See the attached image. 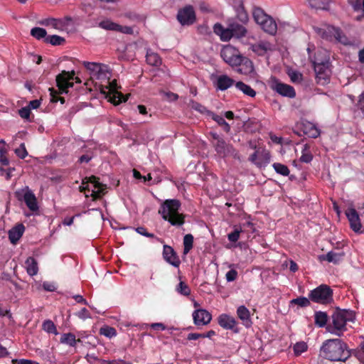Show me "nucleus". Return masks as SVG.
<instances>
[{"label":"nucleus","mask_w":364,"mask_h":364,"mask_svg":"<svg viewBox=\"0 0 364 364\" xmlns=\"http://www.w3.org/2000/svg\"><path fill=\"white\" fill-rule=\"evenodd\" d=\"M321 353L323 358L331 361H345L350 355L346 343L338 338L328 339L323 342Z\"/></svg>","instance_id":"nucleus-1"},{"label":"nucleus","mask_w":364,"mask_h":364,"mask_svg":"<svg viewBox=\"0 0 364 364\" xmlns=\"http://www.w3.org/2000/svg\"><path fill=\"white\" fill-rule=\"evenodd\" d=\"M181 207V203L176 199L166 200L160 206L159 213L164 220L176 227L183 225L185 223V216L179 213L178 210Z\"/></svg>","instance_id":"nucleus-2"},{"label":"nucleus","mask_w":364,"mask_h":364,"mask_svg":"<svg viewBox=\"0 0 364 364\" xmlns=\"http://www.w3.org/2000/svg\"><path fill=\"white\" fill-rule=\"evenodd\" d=\"M332 323L327 326L329 333L341 336L343 332L347 330L346 323L348 321H353L355 314L353 311L346 309H337L332 315Z\"/></svg>","instance_id":"nucleus-3"},{"label":"nucleus","mask_w":364,"mask_h":364,"mask_svg":"<svg viewBox=\"0 0 364 364\" xmlns=\"http://www.w3.org/2000/svg\"><path fill=\"white\" fill-rule=\"evenodd\" d=\"M311 301L320 304H328L333 301V290L326 284H321L309 294Z\"/></svg>","instance_id":"nucleus-4"},{"label":"nucleus","mask_w":364,"mask_h":364,"mask_svg":"<svg viewBox=\"0 0 364 364\" xmlns=\"http://www.w3.org/2000/svg\"><path fill=\"white\" fill-rule=\"evenodd\" d=\"M315 31L318 35L324 39L328 41L335 39L345 45L348 44V43L347 37L343 34L339 28L334 27L331 25H326L321 28H315Z\"/></svg>","instance_id":"nucleus-5"},{"label":"nucleus","mask_w":364,"mask_h":364,"mask_svg":"<svg viewBox=\"0 0 364 364\" xmlns=\"http://www.w3.org/2000/svg\"><path fill=\"white\" fill-rule=\"evenodd\" d=\"M86 182L82 181V186L80 187V191L87 190L91 191V196L94 199L100 198L102 195L105 194V190L107 188V186L100 182L99 178L92 176L89 178H85Z\"/></svg>","instance_id":"nucleus-6"},{"label":"nucleus","mask_w":364,"mask_h":364,"mask_svg":"<svg viewBox=\"0 0 364 364\" xmlns=\"http://www.w3.org/2000/svg\"><path fill=\"white\" fill-rule=\"evenodd\" d=\"M329 64L326 63V58H325L323 60L319 58L316 60V65H313L318 83L325 85L328 82L331 74Z\"/></svg>","instance_id":"nucleus-7"},{"label":"nucleus","mask_w":364,"mask_h":364,"mask_svg":"<svg viewBox=\"0 0 364 364\" xmlns=\"http://www.w3.org/2000/svg\"><path fill=\"white\" fill-rule=\"evenodd\" d=\"M220 56L232 68L237 66L242 57L240 51L231 45L223 46L220 51Z\"/></svg>","instance_id":"nucleus-8"},{"label":"nucleus","mask_w":364,"mask_h":364,"mask_svg":"<svg viewBox=\"0 0 364 364\" xmlns=\"http://www.w3.org/2000/svg\"><path fill=\"white\" fill-rule=\"evenodd\" d=\"M118 85L116 80L108 83V85L102 86L101 92L106 93L105 90H108L106 97L109 98V101L114 105H118L122 102L127 100V97H124L122 93L117 91Z\"/></svg>","instance_id":"nucleus-9"},{"label":"nucleus","mask_w":364,"mask_h":364,"mask_svg":"<svg viewBox=\"0 0 364 364\" xmlns=\"http://www.w3.org/2000/svg\"><path fill=\"white\" fill-rule=\"evenodd\" d=\"M269 87L282 96L289 98H294L296 96L294 88L287 84L282 82L275 77L270 78L269 81Z\"/></svg>","instance_id":"nucleus-10"},{"label":"nucleus","mask_w":364,"mask_h":364,"mask_svg":"<svg viewBox=\"0 0 364 364\" xmlns=\"http://www.w3.org/2000/svg\"><path fill=\"white\" fill-rule=\"evenodd\" d=\"M15 195L18 200H23L25 202L30 210L36 211L38 210L36 197L28 186H25L22 189L16 191Z\"/></svg>","instance_id":"nucleus-11"},{"label":"nucleus","mask_w":364,"mask_h":364,"mask_svg":"<svg viewBox=\"0 0 364 364\" xmlns=\"http://www.w3.org/2000/svg\"><path fill=\"white\" fill-rule=\"evenodd\" d=\"M217 154L223 157H232L235 159L240 160L238 151L230 144H228L225 140H218L213 144Z\"/></svg>","instance_id":"nucleus-12"},{"label":"nucleus","mask_w":364,"mask_h":364,"mask_svg":"<svg viewBox=\"0 0 364 364\" xmlns=\"http://www.w3.org/2000/svg\"><path fill=\"white\" fill-rule=\"evenodd\" d=\"M176 18L181 26L193 25L196 21L193 7L191 5H187L180 9L178 11Z\"/></svg>","instance_id":"nucleus-13"},{"label":"nucleus","mask_w":364,"mask_h":364,"mask_svg":"<svg viewBox=\"0 0 364 364\" xmlns=\"http://www.w3.org/2000/svg\"><path fill=\"white\" fill-rule=\"evenodd\" d=\"M98 26L106 31H116L124 34L132 35L134 33L132 27L121 26L109 18L102 20L99 22Z\"/></svg>","instance_id":"nucleus-14"},{"label":"nucleus","mask_w":364,"mask_h":364,"mask_svg":"<svg viewBox=\"0 0 364 364\" xmlns=\"http://www.w3.org/2000/svg\"><path fill=\"white\" fill-rule=\"evenodd\" d=\"M75 75V73L74 70L71 72L63 70L56 76V84L60 94L68 93V88L73 86V82H70L69 81L70 80H73Z\"/></svg>","instance_id":"nucleus-15"},{"label":"nucleus","mask_w":364,"mask_h":364,"mask_svg":"<svg viewBox=\"0 0 364 364\" xmlns=\"http://www.w3.org/2000/svg\"><path fill=\"white\" fill-rule=\"evenodd\" d=\"M193 323L196 326H205L208 324L211 319V314L205 309H196L193 313Z\"/></svg>","instance_id":"nucleus-16"},{"label":"nucleus","mask_w":364,"mask_h":364,"mask_svg":"<svg viewBox=\"0 0 364 364\" xmlns=\"http://www.w3.org/2000/svg\"><path fill=\"white\" fill-rule=\"evenodd\" d=\"M346 215L350 223L351 229L358 232L361 229V223L359 215L354 208H348L346 210Z\"/></svg>","instance_id":"nucleus-17"},{"label":"nucleus","mask_w":364,"mask_h":364,"mask_svg":"<svg viewBox=\"0 0 364 364\" xmlns=\"http://www.w3.org/2000/svg\"><path fill=\"white\" fill-rule=\"evenodd\" d=\"M163 257L164 259L170 264L173 265L175 267H178L181 261L177 256L174 250L169 245H164L163 250Z\"/></svg>","instance_id":"nucleus-18"},{"label":"nucleus","mask_w":364,"mask_h":364,"mask_svg":"<svg viewBox=\"0 0 364 364\" xmlns=\"http://www.w3.org/2000/svg\"><path fill=\"white\" fill-rule=\"evenodd\" d=\"M219 325L225 329L232 330L235 333H238L239 329L236 326L235 319L228 314H223L218 317Z\"/></svg>","instance_id":"nucleus-19"},{"label":"nucleus","mask_w":364,"mask_h":364,"mask_svg":"<svg viewBox=\"0 0 364 364\" xmlns=\"http://www.w3.org/2000/svg\"><path fill=\"white\" fill-rule=\"evenodd\" d=\"M237 65L236 71L242 75H249L255 72L253 63L248 58L242 56Z\"/></svg>","instance_id":"nucleus-20"},{"label":"nucleus","mask_w":364,"mask_h":364,"mask_svg":"<svg viewBox=\"0 0 364 364\" xmlns=\"http://www.w3.org/2000/svg\"><path fill=\"white\" fill-rule=\"evenodd\" d=\"M213 31L220 36L222 41H228L233 37L230 24L225 28L221 23H217L213 26Z\"/></svg>","instance_id":"nucleus-21"},{"label":"nucleus","mask_w":364,"mask_h":364,"mask_svg":"<svg viewBox=\"0 0 364 364\" xmlns=\"http://www.w3.org/2000/svg\"><path fill=\"white\" fill-rule=\"evenodd\" d=\"M237 316L246 328L252 326V321L251 320L250 312L246 306L244 305L240 306L237 309Z\"/></svg>","instance_id":"nucleus-22"},{"label":"nucleus","mask_w":364,"mask_h":364,"mask_svg":"<svg viewBox=\"0 0 364 364\" xmlns=\"http://www.w3.org/2000/svg\"><path fill=\"white\" fill-rule=\"evenodd\" d=\"M344 255L345 253L343 251H330L326 255H320L318 259L320 261H328L337 264L343 260Z\"/></svg>","instance_id":"nucleus-23"},{"label":"nucleus","mask_w":364,"mask_h":364,"mask_svg":"<svg viewBox=\"0 0 364 364\" xmlns=\"http://www.w3.org/2000/svg\"><path fill=\"white\" fill-rule=\"evenodd\" d=\"M314 46H309V47L307 48V52L309 53V58L310 60V61L312 63L313 65H316V60L319 58V59H323L324 57L325 58H326V63H329V55L328 54V51L325 49H323V48H318L317 50V51L315 53L314 55L312 56L311 53L312 51V50H314Z\"/></svg>","instance_id":"nucleus-24"},{"label":"nucleus","mask_w":364,"mask_h":364,"mask_svg":"<svg viewBox=\"0 0 364 364\" xmlns=\"http://www.w3.org/2000/svg\"><path fill=\"white\" fill-rule=\"evenodd\" d=\"M25 230L23 224H17L9 231V238L12 244H16L22 237Z\"/></svg>","instance_id":"nucleus-25"},{"label":"nucleus","mask_w":364,"mask_h":364,"mask_svg":"<svg viewBox=\"0 0 364 364\" xmlns=\"http://www.w3.org/2000/svg\"><path fill=\"white\" fill-rule=\"evenodd\" d=\"M302 130L309 137L316 139L319 136L321 132L316 126L310 122H306L302 124Z\"/></svg>","instance_id":"nucleus-26"},{"label":"nucleus","mask_w":364,"mask_h":364,"mask_svg":"<svg viewBox=\"0 0 364 364\" xmlns=\"http://www.w3.org/2000/svg\"><path fill=\"white\" fill-rule=\"evenodd\" d=\"M252 50L258 55H264L267 51L272 50V45L267 41H260L252 45Z\"/></svg>","instance_id":"nucleus-27"},{"label":"nucleus","mask_w":364,"mask_h":364,"mask_svg":"<svg viewBox=\"0 0 364 364\" xmlns=\"http://www.w3.org/2000/svg\"><path fill=\"white\" fill-rule=\"evenodd\" d=\"M235 81L226 75H222L218 77L216 87L220 90H225L230 87Z\"/></svg>","instance_id":"nucleus-28"},{"label":"nucleus","mask_w":364,"mask_h":364,"mask_svg":"<svg viewBox=\"0 0 364 364\" xmlns=\"http://www.w3.org/2000/svg\"><path fill=\"white\" fill-rule=\"evenodd\" d=\"M252 16L255 22L260 26L264 25L267 18L270 16L267 15L261 8L255 7L252 11Z\"/></svg>","instance_id":"nucleus-29"},{"label":"nucleus","mask_w":364,"mask_h":364,"mask_svg":"<svg viewBox=\"0 0 364 364\" xmlns=\"http://www.w3.org/2000/svg\"><path fill=\"white\" fill-rule=\"evenodd\" d=\"M230 26L232 33V36L240 38L246 36L247 31L245 26L237 23H230Z\"/></svg>","instance_id":"nucleus-30"},{"label":"nucleus","mask_w":364,"mask_h":364,"mask_svg":"<svg viewBox=\"0 0 364 364\" xmlns=\"http://www.w3.org/2000/svg\"><path fill=\"white\" fill-rule=\"evenodd\" d=\"M261 28L270 35H274L277 31V25L274 18L270 16L267 18L264 25L261 26Z\"/></svg>","instance_id":"nucleus-31"},{"label":"nucleus","mask_w":364,"mask_h":364,"mask_svg":"<svg viewBox=\"0 0 364 364\" xmlns=\"http://www.w3.org/2000/svg\"><path fill=\"white\" fill-rule=\"evenodd\" d=\"M25 264L26 272L30 276H34L37 274L38 271V263L33 257H28L26 260Z\"/></svg>","instance_id":"nucleus-32"},{"label":"nucleus","mask_w":364,"mask_h":364,"mask_svg":"<svg viewBox=\"0 0 364 364\" xmlns=\"http://www.w3.org/2000/svg\"><path fill=\"white\" fill-rule=\"evenodd\" d=\"M208 116L210 117L218 125L223 127V130L229 133L230 132V124L225 120L223 117L218 115L213 112H208Z\"/></svg>","instance_id":"nucleus-33"},{"label":"nucleus","mask_w":364,"mask_h":364,"mask_svg":"<svg viewBox=\"0 0 364 364\" xmlns=\"http://www.w3.org/2000/svg\"><path fill=\"white\" fill-rule=\"evenodd\" d=\"M235 87L245 95L254 97L256 95V92L250 85L240 81L236 82Z\"/></svg>","instance_id":"nucleus-34"},{"label":"nucleus","mask_w":364,"mask_h":364,"mask_svg":"<svg viewBox=\"0 0 364 364\" xmlns=\"http://www.w3.org/2000/svg\"><path fill=\"white\" fill-rule=\"evenodd\" d=\"M146 58L147 63L151 65L159 66L161 64V59L156 53L148 51Z\"/></svg>","instance_id":"nucleus-35"},{"label":"nucleus","mask_w":364,"mask_h":364,"mask_svg":"<svg viewBox=\"0 0 364 364\" xmlns=\"http://www.w3.org/2000/svg\"><path fill=\"white\" fill-rule=\"evenodd\" d=\"M80 339L76 340L75 336L71 333H63L60 338V343H65L70 346H75L77 342H80Z\"/></svg>","instance_id":"nucleus-36"},{"label":"nucleus","mask_w":364,"mask_h":364,"mask_svg":"<svg viewBox=\"0 0 364 364\" xmlns=\"http://www.w3.org/2000/svg\"><path fill=\"white\" fill-rule=\"evenodd\" d=\"M237 17L242 23H247L249 20L248 14L245 10L244 4L242 0H240L239 6L237 9Z\"/></svg>","instance_id":"nucleus-37"},{"label":"nucleus","mask_w":364,"mask_h":364,"mask_svg":"<svg viewBox=\"0 0 364 364\" xmlns=\"http://www.w3.org/2000/svg\"><path fill=\"white\" fill-rule=\"evenodd\" d=\"M82 64L88 70L90 71L92 77H95L97 79V75H98L97 73H99V70H100V63L84 61Z\"/></svg>","instance_id":"nucleus-38"},{"label":"nucleus","mask_w":364,"mask_h":364,"mask_svg":"<svg viewBox=\"0 0 364 364\" xmlns=\"http://www.w3.org/2000/svg\"><path fill=\"white\" fill-rule=\"evenodd\" d=\"M329 1L330 0H309V4L311 8L326 10L328 7Z\"/></svg>","instance_id":"nucleus-39"},{"label":"nucleus","mask_w":364,"mask_h":364,"mask_svg":"<svg viewBox=\"0 0 364 364\" xmlns=\"http://www.w3.org/2000/svg\"><path fill=\"white\" fill-rule=\"evenodd\" d=\"M46 43H50L53 46H60L64 44L65 39L58 35L48 36L44 40Z\"/></svg>","instance_id":"nucleus-40"},{"label":"nucleus","mask_w":364,"mask_h":364,"mask_svg":"<svg viewBox=\"0 0 364 364\" xmlns=\"http://www.w3.org/2000/svg\"><path fill=\"white\" fill-rule=\"evenodd\" d=\"M328 316L323 311H317L315 314V324L319 327H323L326 325Z\"/></svg>","instance_id":"nucleus-41"},{"label":"nucleus","mask_w":364,"mask_h":364,"mask_svg":"<svg viewBox=\"0 0 364 364\" xmlns=\"http://www.w3.org/2000/svg\"><path fill=\"white\" fill-rule=\"evenodd\" d=\"M193 246V236L187 234L183 237V254H188Z\"/></svg>","instance_id":"nucleus-42"},{"label":"nucleus","mask_w":364,"mask_h":364,"mask_svg":"<svg viewBox=\"0 0 364 364\" xmlns=\"http://www.w3.org/2000/svg\"><path fill=\"white\" fill-rule=\"evenodd\" d=\"M31 35L37 40L48 37L46 29L40 27H34L31 30Z\"/></svg>","instance_id":"nucleus-43"},{"label":"nucleus","mask_w":364,"mask_h":364,"mask_svg":"<svg viewBox=\"0 0 364 364\" xmlns=\"http://www.w3.org/2000/svg\"><path fill=\"white\" fill-rule=\"evenodd\" d=\"M309 298L299 296L290 301L291 305H297L300 307H307L310 305Z\"/></svg>","instance_id":"nucleus-44"},{"label":"nucleus","mask_w":364,"mask_h":364,"mask_svg":"<svg viewBox=\"0 0 364 364\" xmlns=\"http://www.w3.org/2000/svg\"><path fill=\"white\" fill-rule=\"evenodd\" d=\"M272 167L277 173L282 176H287L289 174V170L288 167L284 164L280 163H274Z\"/></svg>","instance_id":"nucleus-45"},{"label":"nucleus","mask_w":364,"mask_h":364,"mask_svg":"<svg viewBox=\"0 0 364 364\" xmlns=\"http://www.w3.org/2000/svg\"><path fill=\"white\" fill-rule=\"evenodd\" d=\"M42 328L45 331L49 333H54L55 335L58 333L54 323L50 320L44 321Z\"/></svg>","instance_id":"nucleus-46"},{"label":"nucleus","mask_w":364,"mask_h":364,"mask_svg":"<svg viewBox=\"0 0 364 364\" xmlns=\"http://www.w3.org/2000/svg\"><path fill=\"white\" fill-rule=\"evenodd\" d=\"M39 23L43 26H51L53 28L55 29H60V26H59V21L58 18H45L39 21Z\"/></svg>","instance_id":"nucleus-47"},{"label":"nucleus","mask_w":364,"mask_h":364,"mask_svg":"<svg viewBox=\"0 0 364 364\" xmlns=\"http://www.w3.org/2000/svg\"><path fill=\"white\" fill-rule=\"evenodd\" d=\"M309 146L307 144H305L304 146V149L302 150V154L300 157V161L301 162H304V163H309L312 161L313 159V156L312 154L309 151Z\"/></svg>","instance_id":"nucleus-48"},{"label":"nucleus","mask_w":364,"mask_h":364,"mask_svg":"<svg viewBox=\"0 0 364 364\" xmlns=\"http://www.w3.org/2000/svg\"><path fill=\"white\" fill-rule=\"evenodd\" d=\"M100 333L107 338H112L117 335L116 329L110 326H105L100 328Z\"/></svg>","instance_id":"nucleus-49"},{"label":"nucleus","mask_w":364,"mask_h":364,"mask_svg":"<svg viewBox=\"0 0 364 364\" xmlns=\"http://www.w3.org/2000/svg\"><path fill=\"white\" fill-rule=\"evenodd\" d=\"M50 95V101L52 102H57L60 101L61 104L65 102V99L63 97H59L58 95L60 92L58 90H55L53 87L49 88Z\"/></svg>","instance_id":"nucleus-50"},{"label":"nucleus","mask_w":364,"mask_h":364,"mask_svg":"<svg viewBox=\"0 0 364 364\" xmlns=\"http://www.w3.org/2000/svg\"><path fill=\"white\" fill-rule=\"evenodd\" d=\"M176 291L183 296H188L191 294L189 287L183 282H180L176 288Z\"/></svg>","instance_id":"nucleus-51"},{"label":"nucleus","mask_w":364,"mask_h":364,"mask_svg":"<svg viewBox=\"0 0 364 364\" xmlns=\"http://www.w3.org/2000/svg\"><path fill=\"white\" fill-rule=\"evenodd\" d=\"M307 350V345L304 342L296 343L294 346V351L295 355H299Z\"/></svg>","instance_id":"nucleus-52"},{"label":"nucleus","mask_w":364,"mask_h":364,"mask_svg":"<svg viewBox=\"0 0 364 364\" xmlns=\"http://www.w3.org/2000/svg\"><path fill=\"white\" fill-rule=\"evenodd\" d=\"M291 81L294 83H300L303 80V75L298 71H291L289 73Z\"/></svg>","instance_id":"nucleus-53"},{"label":"nucleus","mask_w":364,"mask_h":364,"mask_svg":"<svg viewBox=\"0 0 364 364\" xmlns=\"http://www.w3.org/2000/svg\"><path fill=\"white\" fill-rule=\"evenodd\" d=\"M100 70L97 75V79H106L109 78V71L107 65L104 64H100Z\"/></svg>","instance_id":"nucleus-54"},{"label":"nucleus","mask_w":364,"mask_h":364,"mask_svg":"<svg viewBox=\"0 0 364 364\" xmlns=\"http://www.w3.org/2000/svg\"><path fill=\"white\" fill-rule=\"evenodd\" d=\"M15 154L22 159L27 156L28 152L24 143L21 144L19 147L15 149Z\"/></svg>","instance_id":"nucleus-55"},{"label":"nucleus","mask_w":364,"mask_h":364,"mask_svg":"<svg viewBox=\"0 0 364 364\" xmlns=\"http://www.w3.org/2000/svg\"><path fill=\"white\" fill-rule=\"evenodd\" d=\"M240 232H243V230L242 228H240V229L236 228L233 232L228 234V240L232 242H237L240 237Z\"/></svg>","instance_id":"nucleus-56"},{"label":"nucleus","mask_w":364,"mask_h":364,"mask_svg":"<svg viewBox=\"0 0 364 364\" xmlns=\"http://www.w3.org/2000/svg\"><path fill=\"white\" fill-rule=\"evenodd\" d=\"M191 107L193 109L198 111L200 113H207V114L208 115V112L210 111L208 110L205 107L195 101H191Z\"/></svg>","instance_id":"nucleus-57"},{"label":"nucleus","mask_w":364,"mask_h":364,"mask_svg":"<svg viewBox=\"0 0 364 364\" xmlns=\"http://www.w3.org/2000/svg\"><path fill=\"white\" fill-rule=\"evenodd\" d=\"M356 356L359 360L364 363V341H362L357 348Z\"/></svg>","instance_id":"nucleus-58"},{"label":"nucleus","mask_w":364,"mask_h":364,"mask_svg":"<svg viewBox=\"0 0 364 364\" xmlns=\"http://www.w3.org/2000/svg\"><path fill=\"white\" fill-rule=\"evenodd\" d=\"M59 26H60V30H62L64 27L70 25V23L73 21V19L70 16H65L63 18H58Z\"/></svg>","instance_id":"nucleus-59"},{"label":"nucleus","mask_w":364,"mask_h":364,"mask_svg":"<svg viewBox=\"0 0 364 364\" xmlns=\"http://www.w3.org/2000/svg\"><path fill=\"white\" fill-rule=\"evenodd\" d=\"M18 114L20 117L23 119H29L31 109L28 107H22L18 110Z\"/></svg>","instance_id":"nucleus-60"},{"label":"nucleus","mask_w":364,"mask_h":364,"mask_svg":"<svg viewBox=\"0 0 364 364\" xmlns=\"http://www.w3.org/2000/svg\"><path fill=\"white\" fill-rule=\"evenodd\" d=\"M237 277V272L235 269H230L226 273L225 277L228 282H233Z\"/></svg>","instance_id":"nucleus-61"},{"label":"nucleus","mask_w":364,"mask_h":364,"mask_svg":"<svg viewBox=\"0 0 364 364\" xmlns=\"http://www.w3.org/2000/svg\"><path fill=\"white\" fill-rule=\"evenodd\" d=\"M198 32L202 35H208L211 33L207 24H202L198 26Z\"/></svg>","instance_id":"nucleus-62"},{"label":"nucleus","mask_w":364,"mask_h":364,"mask_svg":"<svg viewBox=\"0 0 364 364\" xmlns=\"http://www.w3.org/2000/svg\"><path fill=\"white\" fill-rule=\"evenodd\" d=\"M76 316L82 319H85L90 317V313L86 308H82L80 311L77 312Z\"/></svg>","instance_id":"nucleus-63"},{"label":"nucleus","mask_w":364,"mask_h":364,"mask_svg":"<svg viewBox=\"0 0 364 364\" xmlns=\"http://www.w3.org/2000/svg\"><path fill=\"white\" fill-rule=\"evenodd\" d=\"M243 230V232L246 230L252 231V232H255V228L254 224L250 221H247L244 223L242 226L240 227Z\"/></svg>","instance_id":"nucleus-64"}]
</instances>
